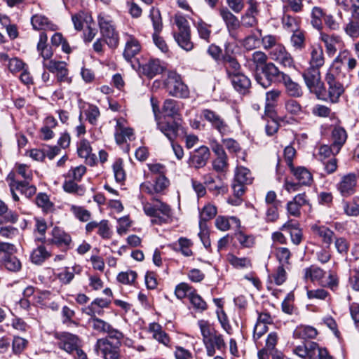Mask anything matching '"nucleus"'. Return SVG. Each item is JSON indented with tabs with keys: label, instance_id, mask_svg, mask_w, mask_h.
Segmentation results:
<instances>
[{
	"label": "nucleus",
	"instance_id": "obj_28",
	"mask_svg": "<svg viewBox=\"0 0 359 359\" xmlns=\"http://www.w3.org/2000/svg\"><path fill=\"white\" fill-rule=\"evenodd\" d=\"M347 139L345 129L341 126H336L332 132V144L336 152H339Z\"/></svg>",
	"mask_w": 359,
	"mask_h": 359
},
{
	"label": "nucleus",
	"instance_id": "obj_30",
	"mask_svg": "<svg viewBox=\"0 0 359 359\" xmlns=\"http://www.w3.org/2000/svg\"><path fill=\"white\" fill-rule=\"evenodd\" d=\"M280 83H283L285 87L287 93L293 97H300L303 93L301 86L296 82L293 81L290 76L285 74Z\"/></svg>",
	"mask_w": 359,
	"mask_h": 359
},
{
	"label": "nucleus",
	"instance_id": "obj_48",
	"mask_svg": "<svg viewBox=\"0 0 359 359\" xmlns=\"http://www.w3.org/2000/svg\"><path fill=\"white\" fill-rule=\"evenodd\" d=\"M78 182L65 178L62 187L65 192L69 194L83 195L84 193L83 189L77 184Z\"/></svg>",
	"mask_w": 359,
	"mask_h": 359
},
{
	"label": "nucleus",
	"instance_id": "obj_23",
	"mask_svg": "<svg viewBox=\"0 0 359 359\" xmlns=\"http://www.w3.org/2000/svg\"><path fill=\"white\" fill-rule=\"evenodd\" d=\"M219 15L224 21L229 32H233L238 29L241 22L238 18L235 16L227 8L219 9Z\"/></svg>",
	"mask_w": 359,
	"mask_h": 359
},
{
	"label": "nucleus",
	"instance_id": "obj_4",
	"mask_svg": "<svg viewBox=\"0 0 359 359\" xmlns=\"http://www.w3.org/2000/svg\"><path fill=\"white\" fill-rule=\"evenodd\" d=\"M293 353L304 359H333L325 348L313 341L295 346Z\"/></svg>",
	"mask_w": 359,
	"mask_h": 359
},
{
	"label": "nucleus",
	"instance_id": "obj_45",
	"mask_svg": "<svg viewBox=\"0 0 359 359\" xmlns=\"http://www.w3.org/2000/svg\"><path fill=\"white\" fill-rule=\"evenodd\" d=\"M227 260L236 269H245L251 266V261L248 257H238L233 254H228Z\"/></svg>",
	"mask_w": 359,
	"mask_h": 359
},
{
	"label": "nucleus",
	"instance_id": "obj_33",
	"mask_svg": "<svg viewBox=\"0 0 359 359\" xmlns=\"http://www.w3.org/2000/svg\"><path fill=\"white\" fill-rule=\"evenodd\" d=\"M325 59L323 48L320 46H312L309 61L311 68L320 69L324 65Z\"/></svg>",
	"mask_w": 359,
	"mask_h": 359
},
{
	"label": "nucleus",
	"instance_id": "obj_2",
	"mask_svg": "<svg viewBox=\"0 0 359 359\" xmlns=\"http://www.w3.org/2000/svg\"><path fill=\"white\" fill-rule=\"evenodd\" d=\"M198 325L203 336V341L208 355L213 356L216 349L222 351L224 348L225 343L222 336L208 321L200 320Z\"/></svg>",
	"mask_w": 359,
	"mask_h": 359
},
{
	"label": "nucleus",
	"instance_id": "obj_15",
	"mask_svg": "<svg viewBox=\"0 0 359 359\" xmlns=\"http://www.w3.org/2000/svg\"><path fill=\"white\" fill-rule=\"evenodd\" d=\"M210 156L209 148L206 146H201L190 156L189 163L197 169L203 168L206 165Z\"/></svg>",
	"mask_w": 359,
	"mask_h": 359
},
{
	"label": "nucleus",
	"instance_id": "obj_57",
	"mask_svg": "<svg viewBox=\"0 0 359 359\" xmlns=\"http://www.w3.org/2000/svg\"><path fill=\"white\" fill-rule=\"evenodd\" d=\"M86 172V167L83 165H79L70 169L65 175V178L70 179L76 182H80Z\"/></svg>",
	"mask_w": 359,
	"mask_h": 359
},
{
	"label": "nucleus",
	"instance_id": "obj_51",
	"mask_svg": "<svg viewBox=\"0 0 359 359\" xmlns=\"http://www.w3.org/2000/svg\"><path fill=\"white\" fill-rule=\"evenodd\" d=\"M290 41L292 46L296 50H302L305 46L304 34L299 29L293 32Z\"/></svg>",
	"mask_w": 359,
	"mask_h": 359
},
{
	"label": "nucleus",
	"instance_id": "obj_29",
	"mask_svg": "<svg viewBox=\"0 0 359 359\" xmlns=\"http://www.w3.org/2000/svg\"><path fill=\"white\" fill-rule=\"evenodd\" d=\"M142 69L143 74L149 78H153L163 71V67L161 65L160 60L156 59L150 60L142 65Z\"/></svg>",
	"mask_w": 359,
	"mask_h": 359
},
{
	"label": "nucleus",
	"instance_id": "obj_27",
	"mask_svg": "<svg viewBox=\"0 0 359 359\" xmlns=\"http://www.w3.org/2000/svg\"><path fill=\"white\" fill-rule=\"evenodd\" d=\"M91 147L90 142L86 140L80 142L77 149L78 154L80 157L86 158V163L90 165H94L96 162V156L91 154Z\"/></svg>",
	"mask_w": 359,
	"mask_h": 359
},
{
	"label": "nucleus",
	"instance_id": "obj_24",
	"mask_svg": "<svg viewBox=\"0 0 359 359\" xmlns=\"http://www.w3.org/2000/svg\"><path fill=\"white\" fill-rule=\"evenodd\" d=\"M52 236V243L60 247H68L72 242L70 235L58 226L53 229Z\"/></svg>",
	"mask_w": 359,
	"mask_h": 359
},
{
	"label": "nucleus",
	"instance_id": "obj_42",
	"mask_svg": "<svg viewBox=\"0 0 359 359\" xmlns=\"http://www.w3.org/2000/svg\"><path fill=\"white\" fill-rule=\"evenodd\" d=\"M174 36L175 41L182 48L186 51H190L193 49L194 44L190 40V32H178Z\"/></svg>",
	"mask_w": 359,
	"mask_h": 359
},
{
	"label": "nucleus",
	"instance_id": "obj_39",
	"mask_svg": "<svg viewBox=\"0 0 359 359\" xmlns=\"http://www.w3.org/2000/svg\"><path fill=\"white\" fill-rule=\"evenodd\" d=\"M215 156L216 157L212 161V169L218 173L226 172L229 168V158L227 154L215 155Z\"/></svg>",
	"mask_w": 359,
	"mask_h": 359
},
{
	"label": "nucleus",
	"instance_id": "obj_58",
	"mask_svg": "<svg viewBox=\"0 0 359 359\" xmlns=\"http://www.w3.org/2000/svg\"><path fill=\"white\" fill-rule=\"evenodd\" d=\"M113 171L117 182H122L126 179V173L123 167V161L117 159L113 164Z\"/></svg>",
	"mask_w": 359,
	"mask_h": 359
},
{
	"label": "nucleus",
	"instance_id": "obj_16",
	"mask_svg": "<svg viewBox=\"0 0 359 359\" xmlns=\"http://www.w3.org/2000/svg\"><path fill=\"white\" fill-rule=\"evenodd\" d=\"M325 81L329 86V97L332 102H336L344 92L343 86L336 80L334 74L329 71L325 76Z\"/></svg>",
	"mask_w": 359,
	"mask_h": 359
},
{
	"label": "nucleus",
	"instance_id": "obj_19",
	"mask_svg": "<svg viewBox=\"0 0 359 359\" xmlns=\"http://www.w3.org/2000/svg\"><path fill=\"white\" fill-rule=\"evenodd\" d=\"M96 350L100 351L104 359H119L118 352L112 347L107 339L97 340Z\"/></svg>",
	"mask_w": 359,
	"mask_h": 359
},
{
	"label": "nucleus",
	"instance_id": "obj_21",
	"mask_svg": "<svg viewBox=\"0 0 359 359\" xmlns=\"http://www.w3.org/2000/svg\"><path fill=\"white\" fill-rule=\"evenodd\" d=\"M141 49V46L137 39L132 35H127L125 49L123 52V57L128 61L130 60L137 54L139 53Z\"/></svg>",
	"mask_w": 359,
	"mask_h": 359
},
{
	"label": "nucleus",
	"instance_id": "obj_46",
	"mask_svg": "<svg viewBox=\"0 0 359 359\" xmlns=\"http://www.w3.org/2000/svg\"><path fill=\"white\" fill-rule=\"evenodd\" d=\"M163 112L165 116L175 117L180 110V106L176 100H166L163 106Z\"/></svg>",
	"mask_w": 359,
	"mask_h": 359
},
{
	"label": "nucleus",
	"instance_id": "obj_47",
	"mask_svg": "<svg viewBox=\"0 0 359 359\" xmlns=\"http://www.w3.org/2000/svg\"><path fill=\"white\" fill-rule=\"evenodd\" d=\"M280 230H289L291 241L294 245H299L302 242V232L301 229L294 227L292 225L287 222L282 226Z\"/></svg>",
	"mask_w": 359,
	"mask_h": 359
},
{
	"label": "nucleus",
	"instance_id": "obj_53",
	"mask_svg": "<svg viewBox=\"0 0 359 359\" xmlns=\"http://www.w3.org/2000/svg\"><path fill=\"white\" fill-rule=\"evenodd\" d=\"M17 175L22 177L24 180L20 181V182H26L27 184H30L29 182L32 181L33 174L32 170L25 164L18 165L16 167Z\"/></svg>",
	"mask_w": 359,
	"mask_h": 359
},
{
	"label": "nucleus",
	"instance_id": "obj_62",
	"mask_svg": "<svg viewBox=\"0 0 359 359\" xmlns=\"http://www.w3.org/2000/svg\"><path fill=\"white\" fill-rule=\"evenodd\" d=\"M86 119L91 125H96L100 113L97 107L95 105H89L85 111Z\"/></svg>",
	"mask_w": 359,
	"mask_h": 359
},
{
	"label": "nucleus",
	"instance_id": "obj_44",
	"mask_svg": "<svg viewBox=\"0 0 359 359\" xmlns=\"http://www.w3.org/2000/svg\"><path fill=\"white\" fill-rule=\"evenodd\" d=\"M50 256L46 248L40 245L34 250L31 254V260L36 264H40Z\"/></svg>",
	"mask_w": 359,
	"mask_h": 359
},
{
	"label": "nucleus",
	"instance_id": "obj_63",
	"mask_svg": "<svg viewBox=\"0 0 359 359\" xmlns=\"http://www.w3.org/2000/svg\"><path fill=\"white\" fill-rule=\"evenodd\" d=\"M36 205L41 208L44 211H50L52 209L53 203L50 201L47 194L40 193L36 198Z\"/></svg>",
	"mask_w": 359,
	"mask_h": 359
},
{
	"label": "nucleus",
	"instance_id": "obj_36",
	"mask_svg": "<svg viewBox=\"0 0 359 359\" xmlns=\"http://www.w3.org/2000/svg\"><path fill=\"white\" fill-rule=\"evenodd\" d=\"M264 73L269 77V79L273 82L280 83L285 76V73L280 71L279 69L272 62H268L267 65L263 66Z\"/></svg>",
	"mask_w": 359,
	"mask_h": 359
},
{
	"label": "nucleus",
	"instance_id": "obj_64",
	"mask_svg": "<svg viewBox=\"0 0 359 359\" xmlns=\"http://www.w3.org/2000/svg\"><path fill=\"white\" fill-rule=\"evenodd\" d=\"M345 33L352 39L359 37V24L358 22L351 20L344 27Z\"/></svg>",
	"mask_w": 359,
	"mask_h": 359
},
{
	"label": "nucleus",
	"instance_id": "obj_35",
	"mask_svg": "<svg viewBox=\"0 0 359 359\" xmlns=\"http://www.w3.org/2000/svg\"><path fill=\"white\" fill-rule=\"evenodd\" d=\"M290 170L301 184H310L313 180L311 173L304 167H298L296 168L292 167L290 168Z\"/></svg>",
	"mask_w": 359,
	"mask_h": 359
},
{
	"label": "nucleus",
	"instance_id": "obj_1",
	"mask_svg": "<svg viewBox=\"0 0 359 359\" xmlns=\"http://www.w3.org/2000/svg\"><path fill=\"white\" fill-rule=\"evenodd\" d=\"M152 203L142 202L143 210L150 217L153 224L161 225L170 223L172 219V211L169 205L156 198H152Z\"/></svg>",
	"mask_w": 359,
	"mask_h": 359
},
{
	"label": "nucleus",
	"instance_id": "obj_14",
	"mask_svg": "<svg viewBox=\"0 0 359 359\" xmlns=\"http://www.w3.org/2000/svg\"><path fill=\"white\" fill-rule=\"evenodd\" d=\"M56 299L57 294L48 290H40L34 294V301L37 305L52 310H57L59 308Z\"/></svg>",
	"mask_w": 359,
	"mask_h": 359
},
{
	"label": "nucleus",
	"instance_id": "obj_3",
	"mask_svg": "<svg viewBox=\"0 0 359 359\" xmlns=\"http://www.w3.org/2000/svg\"><path fill=\"white\" fill-rule=\"evenodd\" d=\"M97 19L100 32L105 43L109 48H116L119 43V36L111 18L104 13H100Z\"/></svg>",
	"mask_w": 359,
	"mask_h": 359
},
{
	"label": "nucleus",
	"instance_id": "obj_13",
	"mask_svg": "<svg viewBox=\"0 0 359 359\" xmlns=\"http://www.w3.org/2000/svg\"><path fill=\"white\" fill-rule=\"evenodd\" d=\"M170 182L167 177L163 175H160L156 177L155 183L152 184L150 182H144L140 185V190L142 192H145L150 195L154 194H159L163 192L169 186Z\"/></svg>",
	"mask_w": 359,
	"mask_h": 359
},
{
	"label": "nucleus",
	"instance_id": "obj_43",
	"mask_svg": "<svg viewBox=\"0 0 359 359\" xmlns=\"http://www.w3.org/2000/svg\"><path fill=\"white\" fill-rule=\"evenodd\" d=\"M344 213L351 217L359 215V197H354L351 201H344Z\"/></svg>",
	"mask_w": 359,
	"mask_h": 359
},
{
	"label": "nucleus",
	"instance_id": "obj_60",
	"mask_svg": "<svg viewBox=\"0 0 359 359\" xmlns=\"http://www.w3.org/2000/svg\"><path fill=\"white\" fill-rule=\"evenodd\" d=\"M325 14L323 9L320 7H314L311 12V23L312 25L319 29L322 26V18H325Z\"/></svg>",
	"mask_w": 359,
	"mask_h": 359
},
{
	"label": "nucleus",
	"instance_id": "obj_26",
	"mask_svg": "<svg viewBox=\"0 0 359 359\" xmlns=\"http://www.w3.org/2000/svg\"><path fill=\"white\" fill-rule=\"evenodd\" d=\"M281 92L278 89H273L266 93L265 114L271 118L274 115V107L280 96Z\"/></svg>",
	"mask_w": 359,
	"mask_h": 359
},
{
	"label": "nucleus",
	"instance_id": "obj_55",
	"mask_svg": "<svg viewBox=\"0 0 359 359\" xmlns=\"http://www.w3.org/2000/svg\"><path fill=\"white\" fill-rule=\"evenodd\" d=\"M88 323L94 330L99 332H105L109 328V323L97 317L90 318Z\"/></svg>",
	"mask_w": 359,
	"mask_h": 359
},
{
	"label": "nucleus",
	"instance_id": "obj_25",
	"mask_svg": "<svg viewBox=\"0 0 359 359\" xmlns=\"http://www.w3.org/2000/svg\"><path fill=\"white\" fill-rule=\"evenodd\" d=\"M149 331L152 333L154 339L166 346H170V339L168 334L163 330L161 325L156 323H150Z\"/></svg>",
	"mask_w": 359,
	"mask_h": 359
},
{
	"label": "nucleus",
	"instance_id": "obj_32",
	"mask_svg": "<svg viewBox=\"0 0 359 359\" xmlns=\"http://www.w3.org/2000/svg\"><path fill=\"white\" fill-rule=\"evenodd\" d=\"M234 88L241 93H245L251 85L250 80L242 73L229 77Z\"/></svg>",
	"mask_w": 359,
	"mask_h": 359
},
{
	"label": "nucleus",
	"instance_id": "obj_54",
	"mask_svg": "<svg viewBox=\"0 0 359 359\" xmlns=\"http://www.w3.org/2000/svg\"><path fill=\"white\" fill-rule=\"evenodd\" d=\"M149 17L152 21L154 33H160L163 28V24L159 11L152 8L150 10Z\"/></svg>",
	"mask_w": 359,
	"mask_h": 359
},
{
	"label": "nucleus",
	"instance_id": "obj_52",
	"mask_svg": "<svg viewBox=\"0 0 359 359\" xmlns=\"http://www.w3.org/2000/svg\"><path fill=\"white\" fill-rule=\"evenodd\" d=\"M267 59L268 57L264 52L260 50L254 52L252 55L251 60L255 66V71L261 69L263 68V66L267 65Z\"/></svg>",
	"mask_w": 359,
	"mask_h": 359
},
{
	"label": "nucleus",
	"instance_id": "obj_34",
	"mask_svg": "<svg viewBox=\"0 0 359 359\" xmlns=\"http://www.w3.org/2000/svg\"><path fill=\"white\" fill-rule=\"evenodd\" d=\"M317 330L311 326L300 325L295 328L293 332L294 339L306 340L307 339H313L316 337Z\"/></svg>",
	"mask_w": 359,
	"mask_h": 359
},
{
	"label": "nucleus",
	"instance_id": "obj_22",
	"mask_svg": "<svg viewBox=\"0 0 359 359\" xmlns=\"http://www.w3.org/2000/svg\"><path fill=\"white\" fill-rule=\"evenodd\" d=\"M311 230L314 234L321 238L323 243L325 244L327 248L333 243L335 234L333 231L325 226L313 225Z\"/></svg>",
	"mask_w": 359,
	"mask_h": 359
},
{
	"label": "nucleus",
	"instance_id": "obj_18",
	"mask_svg": "<svg viewBox=\"0 0 359 359\" xmlns=\"http://www.w3.org/2000/svg\"><path fill=\"white\" fill-rule=\"evenodd\" d=\"M158 129L170 141L173 142L177 136L180 124L176 121L166 122L161 119L156 121Z\"/></svg>",
	"mask_w": 359,
	"mask_h": 359
},
{
	"label": "nucleus",
	"instance_id": "obj_61",
	"mask_svg": "<svg viewBox=\"0 0 359 359\" xmlns=\"http://www.w3.org/2000/svg\"><path fill=\"white\" fill-rule=\"evenodd\" d=\"M195 26L197 29L199 36L208 41L211 34L210 26L201 20L196 22Z\"/></svg>",
	"mask_w": 359,
	"mask_h": 359
},
{
	"label": "nucleus",
	"instance_id": "obj_40",
	"mask_svg": "<svg viewBox=\"0 0 359 359\" xmlns=\"http://www.w3.org/2000/svg\"><path fill=\"white\" fill-rule=\"evenodd\" d=\"M0 264L7 270L13 272L18 271L22 267L20 261L15 254L8 255V257L0 261Z\"/></svg>",
	"mask_w": 359,
	"mask_h": 359
},
{
	"label": "nucleus",
	"instance_id": "obj_7",
	"mask_svg": "<svg viewBox=\"0 0 359 359\" xmlns=\"http://www.w3.org/2000/svg\"><path fill=\"white\" fill-rule=\"evenodd\" d=\"M358 184V177L355 173H347L343 175L338 183L336 184V189L344 198H348L353 195L356 191Z\"/></svg>",
	"mask_w": 359,
	"mask_h": 359
},
{
	"label": "nucleus",
	"instance_id": "obj_17",
	"mask_svg": "<svg viewBox=\"0 0 359 359\" xmlns=\"http://www.w3.org/2000/svg\"><path fill=\"white\" fill-rule=\"evenodd\" d=\"M307 204H309V200L306 194H299L287 203V213L291 216L299 217L301 215V208Z\"/></svg>",
	"mask_w": 359,
	"mask_h": 359
},
{
	"label": "nucleus",
	"instance_id": "obj_50",
	"mask_svg": "<svg viewBox=\"0 0 359 359\" xmlns=\"http://www.w3.org/2000/svg\"><path fill=\"white\" fill-rule=\"evenodd\" d=\"M334 248L339 254L346 255L349 250L350 243L348 241L342 236H335L334 238Z\"/></svg>",
	"mask_w": 359,
	"mask_h": 359
},
{
	"label": "nucleus",
	"instance_id": "obj_20",
	"mask_svg": "<svg viewBox=\"0 0 359 359\" xmlns=\"http://www.w3.org/2000/svg\"><path fill=\"white\" fill-rule=\"evenodd\" d=\"M31 23L36 30L55 31L57 29V26L55 24L41 14L34 15L31 18Z\"/></svg>",
	"mask_w": 359,
	"mask_h": 359
},
{
	"label": "nucleus",
	"instance_id": "obj_10",
	"mask_svg": "<svg viewBox=\"0 0 359 359\" xmlns=\"http://www.w3.org/2000/svg\"><path fill=\"white\" fill-rule=\"evenodd\" d=\"M55 337L58 340V347L67 353H73L74 348L81 346V341L77 335L63 332L56 333Z\"/></svg>",
	"mask_w": 359,
	"mask_h": 359
},
{
	"label": "nucleus",
	"instance_id": "obj_5",
	"mask_svg": "<svg viewBox=\"0 0 359 359\" xmlns=\"http://www.w3.org/2000/svg\"><path fill=\"white\" fill-rule=\"evenodd\" d=\"M164 85L168 93L177 97H187L189 95L187 86L182 82L181 76L175 71H168Z\"/></svg>",
	"mask_w": 359,
	"mask_h": 359
},
{
	"label": "nucleus",
	"instance_id": "obj_37",
	"mask_svg": "<svg viewBox=\"0 0 359 359\" xmlns=\"http://www.w3.org/2000/svg\"><path fill=\"white\" fill-rule=\"evenodd\" d=\"M234 180L246 185L250 184L253 181V177L249 169L243 166H237L235 170Z\"/></svg>",
	"mask_w": 359,
	"mask_h": 359
},
{
	"label": "nucleus",
	"instance_id": "obj_41",
	"mask_svg": "<svg viewBox=\"0 0 359 359\" xmlns=\"http://www.w3.org/2000/svg\"><path fill=\"white\" fill-rule=\"evenodd\" d=\"M231 223L236 224V226L240 225V221L236 217H225L223 216H219L215 220L216 227L223 231H227L230 229Z\"/></svg>",
	"mask_w": 359,
	"mask_h": 359
},
{
	"label": "nucleus",
	"instance_id": "obj_12",
	"mask_svg": "<svg viewBox=\"0 0 359 359\" xmlns=\"http://www.w3.org/2000/svg\"><path fill=\"white\" fill-rule=\"evenodd\" d=\"M269 55L271 60L276 61L285 67H292L294 65L292 57L280 43L271 50Z\"/></svg>",
	"mask_w": 359,
	"mask_h": 359
},
{
	"label": "nucleus",
	"instance_id": "obj_11",
	"mask_svg": "<svg viewBox=\"0 0 359 359\" xmlns=\"http://www.w3.org/2000/svg\"><path fill=\"white\" fill-rule=\"evenodd\" d=\"M114 137L118 144H123L128 140L131 141L134 139L133 129L126 126V121L123 118L116 119Z\"/></svg>",
	"mask_w": 359,
	"mask_h": 359
},
{
	"label": "nucleus",
	"instance_id": "obj_56",
	"mask_svg": "<svg viewBox=\"0 0 359 359\" xmlns=\"http://www.w3.org/2000/svg\"><path fill=\"white\" fill-rule=\"evenodd\" d=\"M189 298L191 304L197 311L202 312L207 309L206 302L198 294L191 292L189 294Z\"/></svg>",
	"mask_w": 359,
	"mask_h": 359
},
{
	"label": "nucleus",
	"instance_id": "obj_49",
	"mask_svg": "<svg viewBox=\"0 0 359 359\" xmlns=\"http://www.w3.org/2000/svg\"><path fill=\"white\" fill-rule=\"evenodd\" d=\"M72 22L76 30L82 29L83 24H88L91 21V17L84 12H79L72 15Z\"/></svg>",
	"mask_w": 359,
	"mask_h": 359
},
{
	"label": "nucleus",
	"instance_id": "obj_8",
	"mask_svg": "<svg viewBox=\"0 0 359 359\" xmlns=\"http://www.w3.org/2000/svg\"><path fill=\"white\" fill-rule=\"evenodd\" d=\"M202 115L222 136L231 133V128L228 123L215 111L206 109L202 111Z\"/></svg>",
	"mask_w": 359,
	"mask_h": 359
},
{
	"label": "nucleus",
	"instance_id": "obj_9",
	"mask_svg": "<svg viewBox=\"0 0 359 359\" xmlns=\"http://www.w3.org/2000/svg\"><path fill=\"white\" fill-rule=\"evenodd\" d=\"M303 78L310 92L320 94L324 89V84L320 79V70L309 67L303 73Z\"/></svg>",
	"mask_w": 359,
	"mask_h": 359
},
{
	"label": "nucleus",
	"instance_id": "obj_6",
	"mask_svg": "<svg viewBox=\"0 0 359 359\" xmlns=\"http://www.w3.org/2000/svg\"><path fill=\"white\" fill-rule=\"evenodd\" d=\"M6 180L9 182V187L13 198L18 201L19 197L16 194L15 191H19L21 194H24L26 197L29 198L36 194V188L34 185L27 184L26 182H20L17 179L16 174L15 172H10L6 178Z\"/></svg>",
	"mask_w": 359,
	"mask_h": 359
},
{
	"label": "nucleus",
	"instance_id": "obj_31",
	"mask_svg": "<svg viewBox=\"0 0 359 359\" xmlns=\"http://www.w3.org/2000/svg\"><path fill=\"white\" fill-rule=\"evenodd\" d=\"M320 40L324 43L329 55H334L337 51V46L341 43L339 36L334 34H320Z\"/></svg>",
	"mask_w": 359,
	"mask_h": 359
},
{
	"label": "nucleus",
	"instance_id": "obj_38",
	"mask_svg": "<svg viewBox=\"0 0 359 359\" xmlns=\"http://www.w3.org/2000/svg\"><path fill=\"white\" fill-rule=\"evenodd\" d=\"M325 273V271L320 268L316 266H311L304 270V278L306 280H310L312 282H321Z\"/></svg>",
	"mask_w": 359,
	"mask_h": 359
},
{
	"label": "nucleus",
	"instance_id": "obj_59",
	"mask_svg": "<svg viewBox=\"0 0 359 359\" xmlns=\"http://www.w3.org/2000/svg\"><path fill=\"white\" fill-rule=\"evenodd\" d=\"M225 67L229 76L241 73V65L233 57H229L225 61Z\"/></svg>",
	"mask_w": 359,
	"mask_h": 359
}]
</instances>
